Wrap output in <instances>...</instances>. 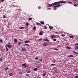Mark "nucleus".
<instances>
[{
  "label": "nucleus",
  "instance_id": "6e6d98bb",
  "mask_svg": "<svg viewBox=\"0 0 78 78\" xmlns=\"http://www.w3.org/2000/svg\"><path fill=\"white\" fill-rule=\"evenodd\" d=\"M55 36H57V37H59V35H56Z\"/></svg>",
  "mask_w": 78,
  "mask_h": 78
},
{
  "label": "nucleus",
  "instance_id": "f704fd0d",
  "mask_svg": "<svg viewBox=\"0 0 78 78\" xmlns=\"http://www.w3.org/2000/svg\"><path fill=\"white\" fill-rule=\"evenodd\" d=\"M53 41H56V39H53Z\"/></svg>",
  "mask_w": 78,
  "mask_h": 78
},
{
  "label": "nucleus",
  "instance_id": "a878e982",
  "mask_svg": "<svg viewBox=\"0 0 78 78\" xmlns=\"http://www.w3.org/2000/svg\"><path fill=\"white\" fill-rule=\"evenodd\" d=\"M29 75H30L28 74H26V76H29Z\"/></svg>",
  "mask_w": 78,
  "mask_h": 78
},
{
  "label": "nucleus",
  "instance_id": "ddd939ff",
  "mask_svg": "<svg viewBox=\"0 0 78 78\" xmlns=\"http://www.w3.org/2000/svg\"><path fill=\"white\" fill-rule=\"evenodd\" d=\"M8 48H11V47H12V46H11V45H10V44H9L8 45Z\"/></svg>",
  "mask_w": 78,
  "mask_h": 78
},
{
  "label": "nucleus",
  "instance_id": "9d476101",
  "mask_svg": "<svg viewBox=\"0 0 78 78\" xmlns=\"http://www.w3.org/2000/svg\"><path fill=\"white\" fill-rule=\"evenodd\" d=\"M49 28L51 30H53V27H51L49 26Z\"/></svg>",
  "mask_w": 78,
  "mask_h": 78
},
{
  "label": "nucleus",
  "instance_id": "aec40b11",
  "mask_svg": "<svg viewBox=\"0 0 78 78\" xmlns=\"http://www.w3.org/2000/svg\"><path fill=\"white\" fill-rule=\"evenodd\" d=\"M18 45H20V44H22V43H21V42H19L18 43Z\"/></svg>",
  "mask_w": 78,
  "mask_h": 78
},
{
  "label": "nucleus",
  "instance_id": "58836bf2",
  "mask_svg": "<svg viewBox=\"0 0 78 78\" xmlns=\"http://www.w3.org/2000/svg\"><path fill=\"white\" fill-rule=\"evenodd\" d=\"M74 6H76V7L78 6V5L76 4H74Z\"/></svg>",
  "mask_w": 78,
  "mask_h": 78
},
{
  "label": "nucleus",
  "instance_id": "c9c22d12",
  "mask_svg": "<svg viewBox=\"0 0 78 78\" xmlns=\"http://www.w3.org/2000/svg\"><path fill=\"white\" fill-rule=\"evenodd\" d=\"M38 41H42V38H40L39 39H38Z\"/></svg>",
  "mask_w": 78,
  "mask_h": 78
},
{
  "label": "nucleus",
  "instance_id": "c756f323",
  "mask_svg": "<svg viewBox=\"0 0 78 78\" xmlns=\"http://www.w3.org/2000/svg\"><path fill=\"white\" fill-rule=\"evenodd\" d=\"M27 67H28V66H27V65H26L24 66V68H25V69H27Z\"/></svg>",
  "mask_w": 78,
  "mask_h": 78
},
{
  "label": "nucleus",
  "instance_id": "a211bd4d",
  "mask_svg": "<svg viewBox=\"0 0 78 78\" xmlns=\"http://www.w3.org/2000/svg\"><path fill=\"white\" fill-rule=\"evenodd\" d=\"M33 30H36V26H34L33 28Z\"/></svg>",
  "mask_w": 78,
  "mask_h": 78
},
{
  "label": "nucleus",
  "instance_id": "1a4fd4ad",
  "mask_svg": "<svg viewBox=\"0 0 78 78\" xmlns=\"http://www.w3.org/2000/svg\"><path fill=\"white\" fill-rule=\"evenodd\" d=\"M22 50L23 51H26V49H25V48H22Z\"/></svg>",
  "mask_w": 78,
  "mask_h": 78
},
{
  "label": "nucleus",
  "instance_id": "c85d7f7f",
  "mask_svg": "<svg viewBox=\"0 0 78 78\" xmlns=\"http://www.w3.org/2000/svg\"><path fill=\"white\" fill-rule=\"evenodd\" d=\"M45 75H46V74L44 73L43 74V76H45Z\"/></svg>",
  "mask_w": 78,
  "mask_h": 78
},
{
  "label": "nucleus",
  "instance_id": "2f4dec72",
  "mask_svg": "<svg viewBox=\"0 0 78 78\" xmlns=\"http://www.w3.org/2000/svg\"><path fill=\"white\" fill-rule=\"evenodd\" d=\"M26 25L28 26V25H29V23H26Z\"/></svg>",
  "mask_w": 78,
  "mask_h": 78
},
{
  "label": "nucleus",
  "instance_id": "dca6fc26",
  "mask_svg": "<svg viewBox=\"0 0 78 78\" xmlns=\"http://www.w3.org/2000/svg\"><path fill=\"white\" fill-rule=\"evenodd\" d=\"M9 76H12L13 75V74L12 73H10L9 74Z\"/></svg>",
  "mask_w": 78,
  "mask_h": 78
},
{
  "label": "nucleus",
  "instance_id": "412c9836",
  "mask_svg": "<svg viewBox=\"0 0 78 78\" xmlns=\"http://www.w3.org/2000/svg\"><path fill=\"white\" fill-rule=\"evenodd\" d=\"M0 42L1 43H2V42H3V40H2L1 39L0 40Z\"/></svg>",
  "mask_w": 78,
  "mask_h": 78
},
{
  "label": "nucleus",
  "instance_id": "09e8293b",
  "mask_svg": "<svg viewBox=\"0 0 78 78\" xmlns=\"http://www.w3.org/2000/svg\"><path fill=\"white\" fill-rule=\"evenodd\" d=\"M38 59V58H37V57H36L35 58V59Z\"/></svg>",
  "mask_w": 78,
  "mask_h": 78
},
{
  "label": "nucleus",
  "instance_id": "864d4df0",
  "mask_svg": "<svg viewBox=\"0 0 78 78\" xmlns=\"http://www.w3.org/2000/svg\"><path fill=\"white\" fill-rule=\"evenodd\" d=\"M49 9H51V8H48V9H47V10H49Z\"/></svg>",
  "mask_w": 78,
  "mask_h": 78
},
{
  "label": "nucleus",
  "instance_id": "20e7f679",
  "mask_svg": "<svg viewBox=\"0 0 78 78\" xmlns=\"http://www.w3.org/2000/svg\"><path fill=\"white\" fill-rule=\"evenodd\" d=\"M8 44H6L5 46V48L6 49V51H8Z\"/></svg>",
  "mask_w": 78,
  "mask_h": 78
},
{
  "label": "nucleus",
  "instance_id": "393cba45",
  "mask_svg": "<svg viewBox=\"0 0 78 78\" xmlns=\"http://www.w3.org/2000/svg\"><path fill=\"white\" fill-rule=\"evenodd\" d=\"M66 62H67V61L66 60L64 61L63 62V64H66Z\"/></svg>",
  "mask_w": 78,
  "mask_h": 78
},
{
  "label": "nucleus",
  "instance_id": "cd10ccee",
  "mask_svg": "<svg viewBox=\"0 0 78 78\" xmlns=\"http://www.w3.org/2000/svg\"><path fill=\"white\" fill-rule=\"evenodd\" d=\"M37 25H41V24L39 23H37Z\"/></svg>",
  "mask_w": 78,
  "mask_h": 78
},
{
  "label": "nucleus",
  "instance_id": "e433bc0d",
  "mask_svg": "<svg viewBox=\"0 0 78 78\" xmlns=\"http://www.w3.org/2000/svg\"><path fill=\"white\" fill-rule=\"evenodd\" d=\"M31 72V71L30 70H29L28 72H27V73H30V72Z\"/></svg>",
  "mask_w": 78,
  "mask_h": 78
},
{
  "label": "nucleus",
  "instance_id": "37998d69",
  "mask_svg": "<svg viewBox=\"0 0 78 78\" xmlns=\"http://www.w3.org/2000/svg\"><path fill=\"white\" fill-rule=\"evenodd\" d=\"M37 68H39L40 67V66H37L36 67Z\"/></svg>",
  "mask_w": 78,
  "mask_h": 78
},
{
  "label": "nucleus",
  "instance_id": "423d86ee",
  "mask_svg": "<svg viewBox=\"0 0 78 78\" xmlns=\"http://www.w3.org/2000/svg\"><path fill=\"white\" fill-rule=\"evenodd\" d=\"M68 56L69 58H73V57H74V56H73V55H70Z\"/></svg>",
  "mask_w": 78,
  "mask_h": 78
},
{
  "label": "nucleus",
  "instance_id": "6e6552de",
  "mask_svg": "<svg viewBox=\"0 0 78 78\" xmlns=\"http://www.w3.org/2000/svg\"><path fill=\"white\" fill-rule=\"evenodd\" d=\"M41 24H42L43 25H44L45 23L44 21H40Z\"/></svg>",
  "mask_w": 78,
  "mask_h": 78
},
{
  "label": "nucleus",
  "instance_id": "4be33fe9",
  "mask_svg": "<svg viewBox=\"0 0 78 78\" xmlns=\"http://www.w3.org/2000/svg\"><path fill=\"white\" fill-rule=\"evenodd\" d=\"M66 48L68 49H70V47H69V46H66Z\"/></svg>",
  "mask_w": 78,
  "mask_h": 78
},
{
  "label": "nucleus",
  "instance_id": "3c124183",
  "mask_svg": "<svg viewBox=\"0 0 78 78\" xmlns=\"http://www.w3.org/2000/svg\"><path fill=\"white\" fill-rule=\"evenodd\" d=\"M54 50H55L57 51V50H58V49H57V48H55Z\"/></svg>",
  "mask_w": 78,
  "mask_h": 78
},
{
  "label": "nucleus",
  "instance_id": "de8ad7c7",
  "mask_svg": "<svg viewBox=\"0 0 78 78\" xmlns=\"http://www.w3.org/2000/svg\"><path fill=\"white\" fill-rule=\"evenodd\" d=\"M69 4H72V2H69Z\"/></svg>",
  "mask_w": 78,
  "mask_h": 78
},
{
  "label": "nucleus",
  "instance_id": "4d7b16f0",
  "mask_svg": "<svg viewBox=\"0 0 78 78\" xmlns=\"http://www.w3.org/2000/svg\"><path fill=\"white\" fill-rule=\"evenodd\" d=\"M37 62L38 63H39V61H37Z\"/></svg>",
  "mask_w": 78,
  "mask_h": 78
},
{
  "label": "nucleus",
  "instance_id": "9b49d317",
  "mask_svg": "<svg viewBox=\"0 0 78 78\" xmlns=\"http://www.w3.org/2000/svg\"><path fill=\"white\" fill-rule=\"evenodd\" d=\"M39 35H40V36H42V34H43V33H42V32H41L39 34Z\"/></svg>",
  "mask_w": 78,
  "mask_h": 78
},
{
  "label": "nucleus",
  "instance_id": "39448f33",
  "mask_svg": "<svg viewBox=\"0 0 78 78\" xmlns=\"http://www.w3.org/2000/svg\"><path fill=\"white\" fill-rule=\"evenodd\" d=\"M44 41H46L47 42H49V40L47 38H46V39H44Z\"/></svg>",
  "mask_w": 78,
  "mask_h": 78
},
{
  "label": "nucleus",
  "instance_id": "7c9ffc66",
  "mask_svg": "<svg viewBox=\"0 0 78 78\" xmlns=\"http://www.w3.org/2000/svg\"><path fill=\"white\" fill-rule=\"evenodd\" d=\"M47 26L44 27V29H47Z\"/></svg>",
  "mask_w": 78,
  "mask_h": 78
},
{
  "label": "nucleus",
  "instance_id": "b1692460",
  "mask_svg": "<svg viewBox=\"0 0 78 78\" xmlns=\"http://www.w3.org/2000/svg\"><path fill=\"white\" fill-rule=\"evenodd\" d=\"M69 37L70 38H73L74 37H73V36H69Z\"/></svg>",
  "mask_w": 78,
  "mask_h": 78
},
{
  "label": "nucleus",
  "instance_id": "c03bdc74",
  "mask_svg": "<svg viewBox=\"0 0 78 78\" xmlns=\"http://www.w3.org/2000/svg\"><path fill=\"white\" fill-rule=\"evenodd\" d=\"M25 45H29V44H25Z\"/></svg>",
  "mask_w": 78,
  "mask_h": 78
},
{
  "label": "nucleus",
  "instance_id": "72a5a7b5",
  "mask_svg": "<svg viewBox=\"0 0 78 78\" xmlns=\"http://www.w3.org/2000/svg\"><path fill=\"white\" fill-rule=\"evenodd\" d=\"M3 18H6V16L5 15H4L3 16Z\"/></svg>",
  "mask_w": 78,
  "mask_h": 78
},
{
  "label": "nucleus",
  "instance_id": "7ed1b4c3",
  "mask_svg": "<svg viewBox=\"0 0 78 78\" xmlns=\"http://www.w3.org/2000/svg\"><path fill=\"white\" fill-rule=\"evenodd\" d=\"M55 36H56L55 35H52L51 36V39H54Z\"/></svg>",
  "mask_w": 78,
  "mask_h": 78
},
{
  "label": "nucleus",
  "instance_id": "a19ab883",
  "mask_svg": "<svg viewBox=\"0 0 78 78\" xmlns=\"http://www.w3.org/2000/svg\"><path fill=\"white\" fill-rule=\"evenodd\" d=\"M61 36H65V35L64 34H62L61 35Z\"/></svg>",
  "mask_w": 78,
  "mask_h": 78
},
{
  "label": "nucleus",
  "instance_id": "5701e85b",
  "mask_svg": "<svg viewBox=\"0 0 78 78\" xmlns=\"http://www.w3.org/2000/svg\"><path fill=\"white\" fill-rule=\"evenodd\" d=\"M8 67H6L5 69V70H8Z\"/></svg>",
  "mask_w": 78,
  "mask_h": 78
},
{
  "label": "nucleus",
  "instance_id": "f3484780",
  "mask_svg": "<svg viewBox=\"0 0 78 78\" xmlns=\"http://www.w3.org/2000/svg\"><path fill=\"white\" fill-rule=\"evenodd\" d=\"M75 49H77L78 50V46H76L75 47Z\"/></svg>",
  "mask_w": 78,
  "mask_h": 78
},
{
  "label": "nucleus",
  "instance_id": "8fccbe9b",
  "mask_svg": "<svg viewBox=\"0 0 78 78\" xmlns=\"http://www.w3.org/2000/svg\"><path fill=\"white\" fill-rule=\"evenodd\" d=\"M5 1V0H2L1 2H4Z\"/></svg>",
  "mask_w": 78,
  "mask_h": 78
},
{
  "label": "nucleus",
  "instance_id": "6ab92c4d",
  "mask_svg": "<svg viewBox=\"0 0 78 78\" xmlns=\"http://www.w3.org/2000/svg\"><path fill=\"white\" fill-rule=\"evenodd\" d=\"M25 28V27H21L19 28V29H24Z\"/></svg>",
  "mask_w": 78,
  "mask_h": 78
},
{
  "label": "nucleus",
  "instance_id": "13d9d810",
  "mask_svg": "<svg viewBox=\"0 0 78 78\" xmlns=\"http://www.w3.org/2000/svg\"><path fill=\"white\" fill-rule=\"evenodd\" d=\"M19 73H20V74H21V73H22L21 72H20Z\"/></svg>",
  "mask_w": 78,
  "mask_h": 78
},
{
  "label": "nucleus",
  "instance_id": "bf43d9fd",
  "mask_svg": "<svg viewBox=\"0 0 78 78\" xmlns=\"http://www.w3.org/2000/svg\"><path fill=\"white\" fill-rule=\"evenodd\" d=\"M52 62L55 63V61Z\"/></svg>",
  "mask_w": 78,
  "mask_h": 78
},
{
  "label": "nucleus",
  "instance_id": "f03ea898",
  "mask_svg": "<svg viewBox=\"0 0 78 78\" xmlns=\"http://www.w3.org/2000/svg\"><path fill=\"white\" fill-rule=\"evenodd\" d=\"M48 45V44H47V43H44L42 44V45L43 46H47Z\"/></svg>",
  "mask_w": 78,
  "mask_h": 78
},
{
  "label": "nucleus",
  "instance_id": "603ef678",
  "mask_svg": "<svg viewBox=\"0 0 78 78\" xmlns=\"http://www.w3.org/2000/svg\"><path fill=\"white\" fill-rule=\"evenodd\" d=\"M55 34H58V32H55Z\"/></svg>",
  "mask_w": 78,
  "mask_h": 78
},
{
  "label": "nucleus",
  "instance_id": "4c0bfd02",
  "mask_svg": "<svg viewBox=\"0 0 78 78\" xmlns=\"http://www.w3.org/2000/svg\"><path fill=\"white\" fill-rule=\"evenodd\" d=\"M32 20V18H29V20Z\"/></svg>",
  "mask_w": 78,
  "mask_h": 78
},
{
  "label": "nucleus",
  "instance_id": "49530a36",
  "mask_svg": "<svg viewBox=\"0 0 78 78\" xmlns=\"http://www.w3.org/2000/svg\"><path fill=\"white\" fill-rule=\"evenodd\" d=\"M75 45H78V43L75 44Z\"/></svg>",
  "mask_w": 78,
  "mask_h": 78
},
{
  "label": "nucleus",
  "instance_id": "79ce46f5",
  "mask_svg": "<svg viewBox=\"0 0 78 78\" xmlns=\"http://www.w3.org/2000/svg\"><path fill=\"white\" fill-rule=\"evenodd\" d=\"M3 61V59H2V58H0V61Z\"/></svg>",
  "mask_w": 78,
  "mask_h": 78
},
{
  "label": "nucleus",
  "instance_id": "4468645a",
  "mask_svg": "<svg viewBox=\"0 0 78 78\" xmlns=\"http://www.w3.org/2000/svg\"><path fill=\"white\" fill-rule=\"evenodd\" d=\"M73 53H74V54H78V52H75V51H73Z\"/></svg>",
  "mask_w": 78,
  "mask_h": 78
},
{
  "label": "nucleus",
  "instance_id": "473e14b6",
  "mask_svg": "<svg viewBox=\"0 0 78 78\" xmlns=\"http://www.w3.org/2000/svg\"><path fill=\"white\" fill-rule=\"evenodd\" d=\"M55 69H56V67H54V68H53V69H52V70H55Z\"/></svg>",
  "mask_w": 78,
  "mask_h": 78
},
{
  "label": "nucleus",
  "instance_id": "2eb2a0df",
  "mask_svg": "<svg viewBox=\"0 0 78 78\" xmlns=\"http://www.w3.org/2000/svg\"><path fill=\"white\" fill-rule=\"evenodd\" d=\"M38 69L37 68H35L34 69V71H37V70Z\"/></svg>",
  "mask_w": 78,
  "mask_h": 78
},
{
  "label": "nucleus",
  "instance_id": "bb28decb",
  "mask_svg": "<svg viewBox=\"0 0 78 78\" xmlns=\"http://www.w3.org/2000/svg\"><path fill=\"white\" fill-rule=\"evenodd\" d=\"M22 66L23 67H25L26 66V65L25 64H22Z\"/></svg>",
  "mask_w": 78,
  "mask_h": 78
},
{
  "label": "nucleus",
  "instance_id": "f8f14e48",
  "mask_svg": "<svg viewBox=\"0 0 78 78\" xmlns=\"http://www.w3.org/2000/svg\"><path fill=\"white\" fill-rule=\"evenodd\" d=\"M30 42V41H25L24 43H28V42Z\"/></svg>",
  "mask_w": 78,
  "mask_h": 78
},
{
  "label": "nucleus",
  "instance_id": "ea45409f",
  "mask_svg": "<svg viewBox=\"0 0 78 78\" xmlns=\"http://www.w3.org/2000/svg\"><path fill=\"white\" fill-rule=\"evenodd\" d=\"M39 60L40 61H42L43 59H42V58H41V59H39Z\"/></svg>",
  "mask_w": 78,
  "mask_h": 78
},
{
  "label": "nucleus",
  "instance_id": "f257e3e1",
  "mask_svg": "<svg viewBox=\"0 0 78 78\" xmlns=\"http://www.w3.org/2000/svg\"><path fill=\"white\" fill-rule=\"evenodd\" d=\"M66 3V1H60L57 2H55L52 4H49L48 6V8H49L50 6H53V5H56V6H54V8H59L60 6H61V4L60 5V3Z\"/></svg>",
  "mask_w": 78,
  "mask_h": 78
},
{
  "label": "nucleus",
  "instance_id": "a18cd8bd",
  "mask_svg": "<svg viewBox=\"0 0 78 78\" xmlns=\"http://www.w3.org/2000/svg\"><path fill=\"white\" fill-rule=\"evenodd\" d=\"M54 65H55V64H51V66H54Z\"/></svg>",
  "mask_w": 78,
  "mask_h": 78
},
{
  "label": "nucleus",
  "instance_id": "5fc2aeb1",
  "mask_svg": "<svg viewBox=\"0 0 78 78\" xmlns=\"http://www.w3.org/2000/svg\"><path fill=\"white\" fill-rule=\"evenodd\" d=\"M74 78H78V76H76Z\"/></svg>",
  "mask_w": 78,
  "mask_h": 78
},
{
  "label": "nucleus",
  "instance_id": "0eeeda50",
  "mask_svg": "<svg viewBox=\"0 0 78 78\" xmlns=\"http://www.w3.org/2000/svg\"><path fill=\"white\" fill-rule=\"evenodd\" d=\"M14 42L15 43H17V40L16 38L14 39Z\"/></svg>",
  "mask_w": 78,
  "mask_h": 78
}]
</instances>
